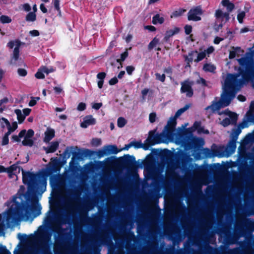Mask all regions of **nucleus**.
I'll use <instances>...</instances> for the list:
<instances>
[{"label":"nucleus","mask_w":254,"mask_h":254,"mask_svg":"<svg viewBox=\"0 0 254 254\" xmlns=\"http://www.w3.org/2000/svg\"><path fill=\"white\" fill-rule=\"evenodd\" d=\"M230 124H232V123H231L230 119L229 118H225L221 122V125L224 127H226Z\"/></svg>","instance_id":"obj_53"},{"label":"nucleus","mask_w":254,"mask_h":254,"mask_svg":"<svg viewBox=\"0 0 254 254\" xmlns=\"http://www.w3.org/2000/svg\"><path fill=\"white\" fill-rule=\"evenodd\" d=\"M17 73L20 76L25 77L27 74V71L24 68H19L17 69Z\"/></svg>","instance_id":"obj_51"},{"label":"nucleus","mask_w":254,"mask_h":254,"mask_svg":"<svg viewBox=\"0 0 254 254\" xmlns=\"http://www.w3.org/2000/svg\"><path fill=\"white\" fill-rule=\"evenodd\" d=\"M96 123L95 118L92 115H88L84 117L83 121L81 123L80 126L82 128H86L90 125H94Z\"/></svg>","instance_id":"obj_14"},{"label":"nucleus","mask_w":254,"mask_h":254,"mask_svg":"<svg viewBox=\"0 0 254 254\" xmlns=\"http://www.w3.org/2000/svg\"><path fill=\"white\" fill-rule=\"evenodd\" d=\"M254 224V222H253L249 218H245L242 221H241L240 223L237 225H235V228L238 227L240 230H242L244 227H250L252 226Z\"/></svg>","instance_id":"obj_17"},{"label":"nucleus","mask_w":254,"mask_h":254,"mask_svg":"<svg viewBox=\"0 0 254 254\" xmlns=\"http://www.w3.org/2000/svg\"><path fill=\"white\" fill-rule=\"evenodd\" d=\"M175 116L173 117H171L169 121L168 122L167 125L165 127L166 133H161V136L165 137L169 140H172L175 136L176 139V134L178 133L175 132V128L177 125L176 119Z\"/></svg>","instance_id":"obj_7"},{"label":"nucleus","mask_w":254,"mask_h":254,"mask_svg":"<svg viewBox=\"0 0 254 254\" xmlns=\"http://www.w3.org/2000/svg\"><path fill=\"white\" fill-rule=\"evenodd\" d=\"M221 3L223 6L226 7L228 12H231L235 8L234 4L229 0H222Z\"/></svg>","instance_id":"obj_22"},{"label":"nucleus","mask_w":254,"mask_h":254,"mask_svg":"<svg viewBox=\"0 0 254 254\" xmlns=\"http://www.w3.org/2000/svg\"><path fill=\"white\" fill-rule=\"evenodd\" d=\"M51 160H53L52 163L49 164V166L47 167V170L41 172V176L43 178L42 182L45 184H46V178L53 173L59 171L61 168L60 162L57 158H52Z\"/></svg>","instance_id":"obj_8"},{"label":"nucleus","mask_w":254,"mask_h":254,"mask_svg":"<svg viewBox=\"0 0 254 254\" xmlns=\"http://www.w3.org/2000/svg\"><path fill=\"white\" fill-rule=\"evenodd\" d=\"M155 78L156 80L160 81L162 82H164L166 79V75L165 74H160L157 72L155 73Z\"/></svg>","instance_id":"obj_39"},{"label":"nucleus","mask_w":254,"mask_h":254,"mask_svg":"<svg viewBox=\"0 0 254 254\" xmlns=\"http://www.w3.org/2000/svg\"><path fill=\"white\" fill-rule=\"evenodd\" d=\"M42 71L47 74H48L49 73L53 72L55 71V68L51 67L50 68H48L46 66H42Z\"/></svg>","instance_id":"obj_43"},{"label":"nucleus","mask_w":254,"mask_h":254,"mask_svg":"<svg viewBox=\"0 0 254 254\" xmlns=\"http://www.w3.org/2000/svg\"><path fill=\"white\" fill-rule=\"evenodd\" d=\"M107 159L110 162L115 161L116 163L126 168L128 171L130 172H135L138 167L135 157L129 154L119 158H117L116 156H112L108 158Z\"/></svg>","instance_id":"obj_6"},{"label":"nucleus","mask_w":254,"mask_h":254,"mask_svg":"<svg viewBox=\"0 0 254 254\" xmlns=\"http://www.w3.org/2000/svg\"><path fill=\"white\" fill-rule=\"evenodd\" d=\"M14 113L17 116L18 123L19 124H22L25 119V116L22 114L21 111L20 109H15L14 110Z\"/></svg>","instance_id":"obj_27"},{"label":"nucleus","mask_w":254,"mask_h":254,"mask_svg":"<svg viewBox=\"0 0 254 254\" xmlns=\"http://www.w3.org/2000/svg\"><path fill=\"white\" fill-rule=\"evenodd\" d=\"M22 144L23 146H32L34 144V141L32 139L25 137L22 141Z\"/></svg>","instance_id":"obj_35"},{"label":"nucleus","mask_w":254,"mask_h":254,"mask_svg":"<svg viewBox=\"0 0 254 254\" xmlns=\"http://www.w3.org/2000/svg\"><path fill=\"white\" fill-rule=\"evenodd\" d=\"M193 81H190L189 79L185 80L181 82L180 91L182 93H186L188 97H191L193 95V90L192 86L193 85Z\"/></svg>","instance_id":"obj_11"},{"label":"nucleus","mask_w":254,"mask_h":254,"mask_svg":"<svg viewBox=\"0 0 254 254\" xmlns=\"http://www.w3.org/2000/svg\"><path fill=\"white\" fill-rule=\"evenodd\" d=\"M0 254H11V253L5 246L0 244Z\"/></svg>","instance_id":"obj_45"},{"label":"nucleus","mask_w":254,"mask_h":254,"mask_svg":"<svg viewBox=\"0 0 254 254\" xmlns=\"http://www.w3.org/2000/svg\"><path fill=\"white\" fill-rule=\"evenodd\" d=\"M44 72L42 71V67L38 69L35 73V76L37 79H44L45 78Z\"/></svg>","instance_id":"obj_38"},{"label":"nucleus","mask_w":254,"mask_h":254,"mask_svg":"<svg viewBox=\"0 0 254 254\" xmlns=\"http://www.w3.org/2000/svg\"><path fill=\"white\" fill-rule=\"evenodd\" d=\"M203 14V11L200 6L191 8L188 13V19L190 21H198L201 20L200 15Z\"/></svg>","instance_id":"obj_12"},{"label":"nucleus","mask_w":254,"mask_h":254,"mask_svg":"<svg viewBox=\"0 0 254 254\" xmlns=\"http://www.w3.org/2000/svg\"><path fill=\"white\" fill-rule=\"evenodd\" d=\"M216 67L210 64H205L203 66V69L206 72H214Z\"/></svg>","instance_id":"obj_31"},{"label":"nucleus","mask_w":254,"mask_h":254,"mask_svg":"<svg viewBox=\"0 0 254 254\" xmlns=\"http://www.w3.org/2000/svg\"><path fill=\"white\" fill-rule=\"evenodd\" d=\"M18 238L21 242H26L28 240V236L26 234L18 233Z\"/></svg>","instance_id":"obj_57"},{"label":"nucleus","mask_w":254,"mask_h":254,"mask_svg":"<svg viewBox=\"0 0 254 254\" xmlns=\"http://www.w3.org/2000/svg\"><path fill=\"white\" fill-rule=\"evenodd\" d=\"M176 143L178 144L192 145L194 148H199L204 144V140L202 138L193 136L192 131L190 128H179L176 134Z\"/></svg>","instance_id":"obj_4"},{"label":"nucleus","mask_w":254,"mask_h":254,"mask_svg":"<svg viewBox=\"0 0 254 254\" xmlns=\"http://www.w3.org/2000/svg\"><path fill=\"white\" fill-rule=\"evenodd\" d=\"M229 116V118L230 119V122L232 123V125H235L237 124V122L238 119V115L236 113L230 112Z\"/></svg>","instance_id":"obj_30"},{"label":"nucleus","mask_w":254,"mask_h":254,"mask_svg":"<svg viewBox=\"0 0 254 254\" xmlns=\"http://www.w3.org/2000/svg\"><path fill=\"white\" fill-rule=\"evenodd\" d=\"M128 53L127 50H126L124 53L121 54V58L117 59L116 61L117 63H120L122 64V62H124L126 59L128 57Z\"/></svg>","instance_id":"obj_36"},{"label":"nucleus","mask_w":254,"mask_h":254,"mask_svg":"<svg viewBox=\"0 0 254 254\" xmlns=\"http://www.w3.org/2000/svg\"><path fill=\"white\" fill-rule=\"evenodd\" d=\"M59 146V142L57 141H53L51 142L49 146L43 147V150L46 151L47 154L55 152L58 148Z\"/></svg>","instance_id":"obj_15"},{"label":"nucleus","mask_w":254,"mask_h":254,"mask_svg":"<svg viewBox=\"0 0 254 254\" xmlns=\"http://www.w3.org/2000/svg\"><path fill=\"white\" fill-rule=\"evenodd\" d=\"M109 147L111 148V154H116L120 151L115 145H109Z\"/></svg>","instance_id":"obj_52"},{"label":"nucleus","mask_w":254,"mask_h":254,"mask_svg":"<svg viewBox=\"0 0 254 254\" xmlns=\"http://www.w3.org/2000/svg\"><path fill=\"white\" fill-rule=\"evenodd\" d=\"M95 153L98 157V158H101V157H103L104 155H106L105 151L103 147L102 149H99L97 151H95Z\"/></svg>","instance_id":"obj_47"},{"label":"nucleus","mask_w":254,"mask_h":254,"mask_svg":"<svg viewBox=\"0 0 254 254\" xmlns=\"http://www.w3.org/2000/svg\"><path fill=\"white\" fill-rule=\"evenodd\" d=\"M18 163V162H17V163H15V164H14L10 166V169L13 171V172L14 171H16L17 169H18V173H19L20 170L22 171V169H23L21 167L17 165Z\"/></svg>","instance_id":"obj_50"},{"label":"nucleus","mask_w":254,"mask_h":254,"mask_svg":"<svg viewBox=\"0 0 254 254\" xmlns=\"http://www.w3.org/2000/svg\"><path fill=\"white\" fill-rule=\"evenodd\" d=\"M247 122L246 121H244L243 123H240L238 127L237 128H233L232 129V133L233 134L238 136V135L240 134L241 132V129L244 128L246 127H247Z\"/></svg>","instance_id":"obj_21"},{"label":"nucleus","mask_w":254,"mask_h":254,"mask_svg":"<svg viewBox=\"0 0 254 254\" xmlns=\"http://www.w3.org/2000/svg\"><path fill=\"white\" fill-rule=\"evenodd\" d=\"M171 152L169 150L167 149H165L162 151L160 153V157L163 160L164 159H168L170 155Z\"/></svg>","instance_id":"obj_34"},{"label":"nucleus","mask_w":254,"mask_h":254,"mask_svg":"<svg viewBox=\"0 0 254 254\" xmlns=\"http://www.w3.org/2000/svg\"><path fill=\"white\" fill-rule=\"evenodd\" d=\"M91 144L94 146H98L101 144V140L100 138H94L92 139Z\"/></svg>","instance_id":"obj_46"},{"label":"nucleus","mask_w":254,"mask_h":254,"mask_svg":"<svg viewBox=\"0 0 254 254\" xmlns=\"http://www.w3.org/2000/svg\"><path fill=\"white\" fill-rule=\"evenodd\" d=\"M217 150H211L208 148H204L202 149V154L205 158H211L217 155Z\"/></svg>","instance_id":"obj_18"},{"label":"nucleus","mask_w":254,"mask_h":254,"mask_svg":"<svg viewBox=\"0 0 254 254\" xmlns=\"http://www.w3.org/2000/svg\"><path fill=\"white\" fill-rule=\"evenodd\" d=\"M192 26L190 25H186L184 27L185 32L186 35H189L192 32Z\"/></svg>","instance_id":"obj_58"},{"label":"nucleus","mask_w":254,"mask_h":254,"mask_svg":"<svg viewBox=\"0 0 254 254\" xmlns=\"http://www.w3.org/2000/svg\"><path fill=\"white\" fill-rule=\"evenodd\" d=\"M132 146H133L135 148H140L142 147V143L141 141H132Z\"/></svg>","instance_id":"obj_62"},{"label":"nucleus","mask_w":254,"mask_h":254,"mask_svg":"<svg viewBox=\"0 0 254 254\" xmlns=\"http://www.w3.org/2000/svg\"><path fill=\"white\" fill-rule=\"evenodd\" d=\"M237 89L234 88L225 82L224 90L221 94L219 101L213 100L210 105L205 108L206 111H209L210 114L218 112L222 107H225L230 105L231 101L235 97Z\"/></svg>","instance_id":"obj_3"},{"label":"nucleus","mask_w":254,"mask_h":254,"mask_svg":"<svg viewBox=\"0 0 254 254\" xmlns=\"http://www.w3.org/2000/svg\"><path fill=\"white\" fill-rule=\"evenodd\" d=\"M155 130L150 131L148 138L145 141L144 144L142 143V147L141 148L144 150H148L150 146L161 142L160 137L162 134L155 135Z\"/></svg>","instance_id":"obj_10"},{"label":"nucleus","mask_w":254,"mask_h":254,"mask_svg":"<svg viewBox=\"0 0 254 254\" xmlns=\"http://www.w3.org/2000/svg\"><path fill=\"white\" fill-rule=\"evenodd\" d=\"M194 129L197 130L198 132H201L203 128L201 127V123L200 122L195 121L192 126Z\"/></svg>","instance_id":"obj_42"},{"label":"nucleus","mask_w":254,"mask_h":254,"mask_svg":"<svg viewBox=\"0 0 254 254\" xmlns=\"http://www.w3.org/2000/svg\"><path fill=\"white\" fill-rule=\"evenodd\" d=\"M40 99L39 97H32L31 99L29 102V106L30 107H33L37 103V101Z\"/></svg>","instance_id":"obj_55"},{"label":"nucleus","mask_w":254,"mask_h":254,"mask_svg":"<svg viewBox=\"0 0 254 254\" xmlns=\"http://www.w3.org/2000/svg\"><path fill=\"white\" fill-rule=\"evenodd\" d=\"M55 135V131L54 129L47 128V130L45 132V137L44 138V141L45 142H49Z\"/></svg>","instance_id":"obj_19"},{"label":"nucleus","mask_w":254,"mask_h":254,"mask_svg":"<svg viewBox=\"0 0 254 254\" xmlns=\"http://www.w3.org/2000/svg\"><path fill=\"white\" fill-rule=\"evenodd\" d=\"M224 12L220 9H217L215 11V16L216 19H223V15Z\"/></svg>","instance_id":"obj_48"},{"label":"nucleus","mask_w":254,"mask_h":254,"mask_svg":"<svg viewBox=\"0 0 254 254\" xmlns=\"http://www.w3.org/2000/svg\"><path fill=\"white\" fill-rule=\"evenodd\" d=\"M12 20L10 17L5 15H2L0 16V22L2 24L9 23Z\"/></svg>","instance_id":"obj_33"},{"label":"nucleus","mask_w":254,"mask_h":254,"mask_svg":"<svg viewBox=\"0 0 254 254\" xmlns=\"http://www.w3.org/2000/svg\"><path fill=\"white\" fill-rule=\"evenodd\" d=\"M7 127L9 128L10 130H12V131L13 132L18 127L17 123L16 122H12V126H11L10 124H9V126H7Z\"/></svg>","instance_id":"obj_60"},{"label":"nucleus","mask_w":254,"mask_h":254,"mask_svg":"<svg viewBox=\"0 0 254 254\" xmlns=\"http://www.w3.org/2000/svg\"><path fill=\"white\" fill-rule=\"evenodd\" d=\"M236 148V142L230 140L227 145V149L230 153H233L235 151Z\"/></svg>","instance_id":"obj_29"},{"label":"nucleus","mask_w":254,"mask_h":254,"mask_svg":"<svg viewBox=\"0 0 254 254\" xmlns=\"http://www.w3.org/2000/svg\"><path fill=\"white\" fill-rule=\"evenodd\" d=\"M127 123V122L126 120L123 117H119L118 119L117 125L119 127H124L126 125Z\"/></svg>","instance_id":"obj_37"},{"label":"nucleus","mask_w":254,"mask_h":254,"mask_svg":"<svg viewBox=\"0 0 254 254\" xmlns=\"http://www.w3.org/2000/svg\"><path fill=\"white\" fill-rule=\"evenodd\" d=\"M238 61L241 65V67H239L238 72L228 74L225 81L235 89H237L239 83L241 81L238 79L240 75L245 81H249L252 78H254V61L247 57H242Z\"/></svg>","instance_id":"obj_2"},{"label":"nucleus","mask_w":254,"mask_h":254,"mask_svg":"<svg viewBox=\"0 0 254 254\" xmlns=\"http://www.w3.org/2000/svg\"><path fill=\"white\" fill-rule=\"evenodd\" d=\"M214 252V248L208 245L206 246L204 249L200 250L199 252H195L193 254H213ZM227 254H249L248 249H234L230 250Z\"/></svg>","instance_id":"obj_9"},{"label":"nucleus","mask_w":254,"mask_h":254,"mask_svg":"<svg viewBox=\"0 0 254 254\" xmlns=\"http://www.w3.org/2000/svg\"><path fill=\"white\" fill-rule=\"evenodd\" d=\"M165 19L163 17L160 16L159 14H156L152 17V22L153 24H162L164 22Z\"/></svg>","instance_id":"obj_23"},{"label":"nucleus","mask_w":254,"mask_h":254,"mask_svg":"<svg viewBox=\"0 0 254 254\" xmlns=\"http://www.w3.org/2000/svg\"><path fill=\"white\" fill-rule=\"evenodd\" d=\"M22 182L24 185H26L28 191L32 193H36L39 189V184H45L42 182L43 177L41 176V173L35 174L29 171H25L22 169Z\"/></svg>","instance_id":"obj_5"},{"label":"nucleus","mask_w":254,"mask_h":254,"mask_svg":"<svg viewBox=\"0 0 254 254\" xmlns=\"http://www.w3.org/2000/svg\"><path fill=\"white\" fill-rule=\"evenodd\" d=\"M17 198L16 196L13 198V203L6 213V222L8 227H10L16 219L22 217L24 212L26 214H30V211H31L34 218L41 213L42 207L40 204H32L30 205L22 199L20 202L17 201Z\"/></svg>","instance_id":"obj_1"},{"label":"nucleus","mask_w":254,"mask_h":254,"mask_svg":"<svg viewBox=\"0 0 254 254\" xmlns=\"http://www.w3.org/2000/svg\"><path fill=\"white\" fill-rule=\"evenodd\" d=\"M106 73L104 72H101L97 74V78L99 80H104L106 77Z\"/></svg>","instance_id":"obj_61"},{"label":"nucleus","mask_w":254,"mask_h":254,"mask_svg":"<svg viewBox=\"0 0 254 254\" xmlns=\"http://www.w3.org/2000/svg\"><path fill=\"white\" fill-rule=\"evenodd\" d=\"M72 151L69 149L67 147L66 148L63 153L64 158H68L70 157Z\"/></svg>","instance_id":"obj_54"},{"label":"nucleus","mask_w":254,"mask_h":254,"mask_svg":"<svg viewBox=\"0 0 254 254\" xmlns=\"http://www.w3.org/2000/svg\"><path fill=\"white\" fill-rule=\"evenodd\" d=\"M60 0H53L54 5V7H55V9L57 10L59 12V14H61V9H60Z\"/></svg>","instance_id":"obj_49"},{"label":"nucleus","mask_w":254,"mask_h":254,"mask_svg":"<svg viewBox=\"0 0 254 254\" xmlns=\"http://www.w3.org/2000/svg\"><path fill=\"white\" fill-rule=\"evenodd\" d=\"M86 109V104L84 103L81 102L80 103L77 107V110L79 111H83L85 110Z\"/></svg>","instance_id":"obj_63"},{"label":"nucleus","mask_w":254,"mask_h":254,"mask_svg":"<svg viewBox=\"0 0 254 254\" xmlns=\"http://www.w3.org/2000/svg\"><path fill=\"white\" fill-rule=\"evenodd\" d=\"M186 9L184 8H179L177 10H174L170 15L171 18L174 17H178L182 16L185 12Z\"/></svg>","instance_id":"obj_26"},{"label":"nucleus","mask_w":254,"mask_h":254,"mask_svg":"<svg viewBox=\"0 0 254 254\" xmlns=\"http://www.w3.org/2000/svg\"><path fill=\"white\" fill-rule=\"evenodd\" d=\"M36 19V15L35 13H34V12H29L27 14L26 18H25V20L27 21H32V22L35 21Z\"/></svg>","instance_id":"obj_32"},{"label":"nucleus","mask_w":254,"mask_h":254,"mask_svg":"<svg viewBox=\"0 0 254 254\" xmlns=\"http://www.w3.org/2000/svg\"><path fill=\"white\" fill-rule=\"evenodd\" d=\"M156 115L155 113H151L149 114V120L151 123H153L156 120Z\"/></svg>","instance_id":"obj_64"},{"label":"nucleus","mask_w":254,"mask_h":254,"mask_svg":"<svg viewBox=\"0 0 254 254\" xmlns=\"http://www.w3.org/2000/svg\"><path fill=\"white\" fill-rule=\"evenodd\" d=\"M159 39H157L156 38H154L149 44L148 46V48L149 50L152 49L156 44L158 43Z\"/></svg>","instance_id":"obj_41"},{"label":"nucleus","mask_w":254,"mask_h":254,"mask_svg":"<svg viewBox=\"0 0 254 254\" xmlns=\"http://www.w3.org/2000/svg\"><path fill=\"white\" fill-rule=\"evenodd\" d=\"M179 31L180 28L177 27H175L174 30H169L166 31L163 39L164 42H168L170 38L175 34L178 33Z\"/></svg>","instance_id":"obj_16"},{"label":"nucleus","mask_w":254,"mask_h":254,"mask_svg":"<svg viewBox=\"0 0 254 254\" xmlns=\"http://www.w3.org/2000/svg\"><path fill=\"white\" fill-rule=\"evenodd\" d=\"M19 49L14 48L13 51L12 56L10 61V64H13L17 61L19 57Z\"/></svg>","instance_id":"obj_24"},{"label":"nucleus","mask_w":254,"mask_h":254,"mask_svg":"<svg viewBox=\"0 0 254 254\" xmlns=\"http://www.w3.org/2000/svg\"><path fill=\"white\" fill-rule=\"evenodd\" d=\"M34 134V131L32 129H29L27 130V132H26L25 137L26 138H32Z\"/></svg>","instance_id":"obj_59"},{"label":"nucleus","mask_w":254,"mask_h":254,"mask_svg":"<svg viewBox=\"0 0 254 254\" xmlns=\"http://www.w3.org/2000/svg\"><path fill=\"white\" fill-rule=\"evenodd\" d=\"M82 158L83 157H90L95 154V152L88 149H84L81 151Z\"/></svg>","instance_id":"obj_25"},{"label":"nucleus","mask_w":254,"mask_h":254,"mask_svg":"<svg viewBox=\"0 0 254 254\" xmlns=\"http://www.w3.org/2000/svg\"><path fill=\"white\" fill-rule=\"evenodd\" d=\"M72 159L76 158L78 160H80V159H82L80 151H79V152H76V151L72 152Z\"/></svg>","instance_id":"obj_56"},{"label":"nucleus","mask_w":254,"mask_h":254,"mask_svg":"<svg viewBox=\"0 0 254 254\" xmlns=\"http://www.w3.org/2000/svg\"><path fill=\"white\" fill-rule=\"evenodd\" d=\"M26 132V130L25 129H22L19 132L18 135H13L11 137V139L13 141L19 142L20 141V138L24 137Z\"/></svg>","instance_id":"obj_28"},{"label":"nucleus","mask_w":254,"mask_h":254,"mask_svg":"<svg viewBox=\"0 0 254 254\" xmlns=\"http://www.w3.org/2000/svg\"><path fill=\"white\" fill-rule=\"evenodd\" d=\"M66 222L63 221L62 217L58 216L57 218L56 223L52 228V230L55 233L58 234L59 237L63 235L64 229L62 227V224H65Z\"/></svg>","instance_id":"obj_13"},{"label":"nucleus","mask_w":254,"mask_h":254,"mask_svg":"<svg viewBox=\"0 0 254 254\" xmlns=\"http://www.w3.org/2000/svg\"><path fill=\"white\" fill-rule=\"evenodd\" d=\"M206 56V53L205 52H201L198 54L197 58L194 60V62L196 63H198L199 62L202 61Z\"/></svg>","instance_id":"obj_40"},{"label":"nucleus","mask_w":254,"mask_h":254,"mask_svg":"<svg viewBox=\"0 0 254 254\" xmlns=\"http://www.w3.org/2000/svg\"><path fill=\"white\" fill-rule=\"evenodd\" d=\"M247 120L249 122H252L254 118V100L252 101L250 104V109L246 113Z\"/></svg>","instance_id":"obj_20"},{"label":"nucleus","mask_w":254,"mask_h":254,"mask_svg":"<svg viewBox=\"0 0 254 254\" xmlns=\"http://www.w3.org/2000/svg\"><path fill=\"white\" fill-rule=\"evenodd\" d=\"M246 16V13L245 11H242L237 15V19L240 23L243 22V19Z\"/></svg>","instance_id":"obj_44"}]
</instances>
